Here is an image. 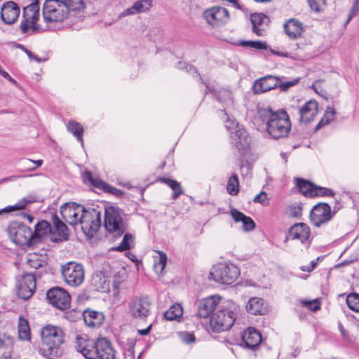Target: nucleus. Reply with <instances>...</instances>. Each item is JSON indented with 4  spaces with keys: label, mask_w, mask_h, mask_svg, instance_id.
<instances>
[{
    "label": "nucleus",
    "mask_w": 359,
    "mask_h": 359,
    "mask_svg": "<svg viewBox=\"0 0 359 359\" xmlns=\"http://www.w3.org/2000/svg\"><path fill=\"white\" fill-rule=\"evenodd\" d=\"M256 118L265 124L267 133L274 139L285 137L290 131L291 123L285 111L258 107Z\"/></svg>",
    "instance_id": "1"
},
{
    "label": "nucleus",
    "mask_w": 359,
    "mask_h": 359,
    "mask_svg": "<svg viewBox=\"0 0 359 359\" xmlns=\"http://www.w3.org/2000/svg\"><path fill=\"white\" fill-rule=\"evenodd\" d=\"M50 240L53 242H63L69 239V232L66 224L57 215H53L51 218Z\"/></svg>",
    "instance_id": "17"
},
{
    "label": "nucleus",
    "mask_w": 359,
    "mask_h": 359,
    "mask_svg": "<svg viewBox=\"0 0 359 359\" xmlns=\"http://www.w3.org/2000/svg\"><path fill=\"white\" fill-rule=\"evenodd\" d=\"M183 314L182 307L179 304L172 305L169 309L164 313V317L168 320H177Z\"/></svg>",
    "instance_id": "43"
},
{
    "label": "nucleus",
    "mask_w": 359,
    "mask_h": 359,
    "mask_svg": "<svg viewBox=\"0 0 359 359\" xmlns=\"http://www.w3.org/2000/svg\"><path fill=\"white\" fill-rule=\"evenodd\" d=\"M151 302L147 297H135L129 304L131 316L139 320H145L150 313Z\"/></svg>",
    "instance_id": "16"
},
{
    "label": "nucleus",
    "mask_w": 359,
    "mask_h": 359,
    "mask_svg": "<svg viewBox=\"0 0 359 359\" xmlns=\"http://www.w3.org/2000/svg\"><path fill=\"white\" fill-rule=\"evenodd\" d=\"M300 81L299 78H296L290 81H282L280 78L278 77V87L282 91H287L290 88L297 85Z\"/></svg>",
    "instance_id": "53"
},
{
    "label": "nucleus",
    "mask_w": 359,
    "mask_h": 359,
    "mask_svg": "<svg viewBox=\"0 0 359 359\" xmlns=\"http://www.w3.org/2000/svg\"><path fill=\"white\" fill-rule=\"evenodd\" d=\"M278 85V76H266L255 81L253 90L255 93L259 94L274 89Z\"/></svg>",
    "instance_id": "24"
},
{
    "label": "nucleus",
    "mask_w": 359,
    "mask_h": 359,
    "mask_svg": "<svg viewBox=\"0 0 359 359\" xmlns=\"http://www.w3.org/2000/svg\"><path fill=\"white\" fill-rule=\"evenodd\" d=\"M268 22V18L263 13H254L251 15V22L252 24V30L258 36H264L265 32V25Z\"/></svg>",
    "instance_id": "30"
},
{
    "label": "nucleus",
    "mask_w": 359,
    "mask_h": 359,
    "mask_svg": "<svg viewBox=\"0 0 359 359\" xmlns=\"http://www.w3.org/2000/svg\"><path fill=\"white\" fill-rule=\"evenodd\" d=\"M300 269L302 271L311 272V271H312L313 270V266H310V265L302 266L300 267Z\"/></svg>",
    "instance_id": "64"
},
{
    "label": "nucleus",
    "mask_w": 359,
    "mask_h": 359,
    "mask_svg": "<svg viewBox=\"0 0 359 359\" xmlns=\"http://www.w3.org/2000/svg\"><path fill=\"white\" fill-rule=\"evenodd\" d=\"M151 6V0H139L136 1L131 7L128 8L126 11H124L123 15H130L144 13L149 11Z\"/></svg>",
    "instance_id": "33"
},
{
    "label": "nucleus",
    "mask_w": 359,
    "mask_h": 359,
    "mask_svg": "<svg viewBox=\"0 0 359 359\" xmlns=\"http://www.w3.org/2000/svg\"><path fill=\"white\" fill-rule=\"evenodd\" d=\"M8 235L13 243L18 245H34L33 232L32 229L24 224L12 222L8 228Z\"/></svg>",
    "instance_id": "8"
},
{
    "label": "nucleus",
    "mask_w": 359,
    "mask_h": 359,
    "mask_svg": "<svg viewBox=\"0 0 359 359\" xmlns=\"http://www.w3.org/2000/svg\"><path fill=\"white\" fill-rule=\"evenodd\" d=\"M20 13V7L14 1H6L1 8V18L7 25L14 23Z\"/></svg>",
    "instance_id": "21"
},
{
    "label": "nucleus",
    "mask_w": 359,
    "mask_h": 359,
    "mask_svg": "<svg viewBox=\"0 0 359 359\" xmlns=\"http://www.w3.org/2000/svg\"><path fill=\"white\" fill-rule=\"evenodd\" d=\"M34 202V198L24 197L22 199L19 200L15 205L7 206L3 209L0 210V215L4 213H8L15 210H20L25 208L28 205Z\"/></svg>",
    "instance_id": "36"
},
{
    "label": "nucleus",
    "mask_w": 359,
    "mask_h": 359,
    "mask_svg": "<svg viewBox=\"0 0 359 359\" xmlns=\"http://www.w3.org/2000/svg\"><path fill=\"white\" fill-rule=\"evenodd\" d=\"M151 328V325H149L146 329L139 330L138 333L142 336L147 335L149 333Z\"/></svg>",
    "instance_id": "62"
},
{
    "label": "nucleus",
    "mask_w": 359,
    "mask_h": 359,
    "mask_svg": "<svg viewBox=\"0 0 359 359\" xmlns=\"http://www.w3.org/2000/svg\"><path fill=\"white\" fill-rule=\"evenodd\" d=\"M61 273L65 283L70 287L80 286L85 279V270L81 264L70 262L61 267Z\"/></svg>",
    "instance_id": "7"
},
{
    "label": "nucleus",
    "mask_w": 359,
    "mask_h": 359,
    "mask_svg": "<svg viewBox=\"0 0 359 359\" xmlns=\"http://www.w3.org/2000/svg\"><path fill=\"white\" fill-rule=\"evenodd\" d=\"M90 284L95 290L105 292L109 289V278L104 272L97 271L93 274Z\"/></svg>",
    "instance_id": "27"
},
{
    "label": "nucleus",
    "mask_w": 359,
    "mask_h": 359,
    "mask_svg": "<svg viewBox=\"0 0 359 359\" xmlns=\"http://www.w3.org/2000/svg\"><path fill=\"white\" fill-rule=\"evenodd\" d=\"M226 191L231 196H236L239 191V181L236 174H233L228 180Z\"/></svg>",
    "instance_id": "46"
},
{
    "label": "nucleus",
    "mask_w": 359,
    "mask_h": 359,
    "mask_svg": "<svg viewBox=\"0 0 359 359\" xmlns=\"http://www.w3.org/2000/svg\"><path fill=\"white\" fill-rule=\"evenodd\" d=\"M219 295H212L199 301L198 304V315L200 318H208L218 309L220 302Z\"/></svg>",
    "instance_id": "19"
},
{
    "label": "nucleus",
    "mask_w": 359,
    "mask_h": 359,
    "mask_svg": "<svg viewBox=\"0 0 359 359\" xmlns=\"http://www.w3.org/2000/svg\"><path fill=\"white\" fill-rule=\"evenodd\" d=\"M48 302L60 310L67 309L70 306L69 294L63 288L55 287L50 289L46 294Z\"/></svg>",
    "instance_id": "14"
},
{
    "label": "nucleus",
    "mask_w": 359,
    "mask_h": 359,
    "mask_svg": "<svg viewBox=\"0 0 359 359\" xmlns=\"http://www.w3.org/2000/svg\"><path fill=\"white\" fill-rule=\"evenodd\" d=\"M96 341L85 337H77L76 350L86 359H96Z\"/></svg>",
    "instance_id": "22"
},
{
    "label": "nucleus",
    "mask_w": 359,
    "mask_h": 359,
    "mask_svg": "<svg viewBox=\"0 0 359 359\" xmlns=\"http://www.w3.org/2000/svg\"><path fill=\"white\" fill-rule=\"evenodd\" d=\"M310 235V228L304 223H297L292 226L289 230V237L292 240H299L306 248L311 243Z\"/></svg>",
    "instance_id": "20"
},
{
    "label": "nucleus",
    "mask_w": 359,
    "mask_h": 359,
    "mask_svg": "<svg viewBox=\"0 0 359 359\" xmlns=\"http://www.w3.org/2000/svg\"><path fill=\"white\" fill-rule=\"evenodd\" d=\"M311 9L314 11H320L322 0H307Z\"/></svg>",
    "instance_id": "57"
},
{
    "label": "nucleus",
    "mask_w": 359,
    "mask_h": 359,
    "mask_svg": "<svg viewBox=\"0 0 359 359\" xmlns=\"http://www.w3.org/2000/svg\"><path fill=\"white\" fill-rule=\"evenodd\" d=\"M13 342L11 337L0 332V348H10Z\"/></svg>",
    "instance_id": "56"
},
{
    "label": "nucleus",
    "mask_w": 359,
    "mask_h": 359,
    "mask_svg": "<svg viewBox=\"0 0 359 359\" xmlns=\"http://www.w3.org/2000/svg\"><path fill=\"white\" fill-rule=\"evenodd\" d=\"M334 192L330 189L316 185L313 196H334Z\"/></svg>",
    "instance_id": "51"
},
{
    "label": "nucleus",
    "mask_w": 359,
    "mask_h": 359,
    "mask_svg": "<svg viewBox=\"0 0 359 359\" xmlns=\"http://www.w3.org/2000/svg\"><path fill=\"white\" fill-rule=\"evenodd\" d=\"M66 8H67V11L69 13L71 11L72 12H81L84 10L86 6V0H60Z\"/></svg>",
    "instance_id": "38"
},
{
    "label": "nucleus",
    "mask_w": 359,
    "mask_h": 359,
    "mask_svg": "<svg viewBox=\"0 0 359 359\" xmlns=\"http://www.w3.org/2000/svg\"><path fill=\"white\" fill-rule=\"evenodd\" d=\"M246 310L248 313L253 315H262L266 311L264 300L257 297H252L249 299Z\"/></svg>",
    "instance_id": "34"
},
{
    "label": "nucleus",
    "mask_w": 359,
    "mask_h": 359,
    "mask_svg": "<svg viewBox=\"0 0 359 359\" xmlns=\"http://www.w3.org/2000/svg\"><path fill=\"white\" fill-rule=\"evenodd\" d=\"M133 242V238L132 235H130L129 233H126L124 235L122 241L121 242V243L118 246L114 248L113 250H116V251H120V252L129 250L130 248L131 243Z\"/></svg>",
    "instance_id": "48"
},
{
    "label": "nucleus",
    "mask_w": 359,
    "mask_h": 359,
    "mask_svg": "<svg viewBox=\"0 0 359 359\" xmlns=\"http://www.w3.org/2000/svg\"><path fill=\"white\" fill-rule=\"evenodd\" d=\"M203 18L208 25L217 28L224 26L229 21L230 13L223 6H213L203 11Z\"/></svg>",
    "instance_id": "10"
},
{
    "label": "nucleus",
    "mask_w": 359,
    "mask_h": 359,
    "mask_svg": "<svg viewBox=\"0 0 359 359\" xmlns=\"http://www.w3.org/2000/svg\"><path fill=\"white\" fill-rule=\"evenodd\" d=\"M21 48L25 51V53L27 55V56L29 57V58L30 60H35L39 63H40L41 62H44L46 60L45 59H41V58L38 57L36 55H34L30 50H27L26 48H25L22 46H21Z\"/></svg>",
    "instance_id": "58"
},
{
    "label": "nucleus",
    "mask_w": 359,
    "mask_h": 359,
    "mask_svg": "<svg viewBox=\"0 0 359 359\" xmlns=\"http://www.w3.org/2000/svg\"><path fill=\"white\" fill-rule=\"evenodd\" d=\"M299 120L302 123L312 121L318 114V103L316 101L306 102L299 109Z\"/></svg>",
    "instance_id": "25"
},
{
    "label": "nucleus",
    "mask_w": 359,
    "mask_h": 359,
    "mask_svg": "<svg viewBox=\"0 0 359 359\" xmlns=\"http://www.w3.org/2000/svg\"><path fill=\"white\" fill-rule=\"evenodd\" d=\"M0 74L6 79H8L11 81H14V80L10 76V75L4 71L1 67L0 66Z\"/></svg>",
    "instance_id": "63"
},
{
    "label": "nucleus",
    "mask_w": 359,
    "mask_h": 359,
    "mask_svg": "<svg viewBox=\"0 0 359 359\" xmlns=\"http://www.w3.org/2000/svg\"><path fill=\"white\" fill-rule=\"evenodd\" d=\"M96 358L115 359V350L109 340L100 338L96 341Z\"/></svg>",
    "instance_id": "23"
},
{
    "label": "nucleus",
    "mask_w": 359,
    "mask_h": 359,
    "mask_svg": "<svg viewBox=\"0 0 359 359\" xmlns=\"http://www.w3.org/2000/svg\"><path fill=\"white\" fill-rule=\"evenodd\" d=\"M218 100L223 102L227 107L231 108L234 105V97L233 93L228 89H222L218 93Z\"/></svg>",
    "instance_id": "42"
},
{
    "label": "nucleus",
    "mask_w": 359,
    "mask_h": 359,
    "mask_svg": "<svg viewBox=\"0 0 359 359\" xmlns=\"http://www.w3.org/2000/svg\"><path fill=\"white\" fill-rule=\"evenodd\" d=\"M183 340L186 343H191V342L194 341L195 337L192 334L186 333L184 334V337L183 338Z\"/></svg>",
    "instance_id": "61"
},
{
    "label": "nucleus",
    "mask_w": 359,
    "mask_h": 359,
    "mask_svg": "<svg viewBox=\"0 0 359 359\" xmlns=\"http://www.w3.org/2000/svg\"><path fill=\"white\" fill-rule=\"evenodd\" d=\"M286 34L291 39H297L300 36L302 32V27L300 22L292 19L284 25Z\"/></svg>",
    "instance_id": "35"
},
{
    "label": "nucleus",
    "mask_w": 359,
    "mask_h": 359,
    "mask_svg": "<svg viewBox=\"0 0 359 359\" xmlns=\"http://www.w3.org/2000/svg\"><path fill=\"white\" fill-rule=\"evenodd\" d=\"M104 226L114 236H120L125 232V225L118 208L110 206L105 208Z\"/></svg>",
    "instance_id": "9"
},
{
    "label": "nucleus",
    "mask_w": 359,
    "mask_h": 359,
    "mask_svg": "<svg viewBox=\"0 0 359 359\" xmlns=\"http://www.w3.org/2000/svg\"><path fill=\"white\" fill-rule=\"evenodd\" d=\"M358 8H359V0H354L353 7L350 11L349 15H348V18L346 21V23H348L351 20V19L354 16L355 12Z\"/></svg>",
    "instance_id": "59"
},
{
    "label": "nucleus",
    "mask_w": 359,
    "mask_h": 359,
    "mask_svg": "<svg viewBox=\"0 0 359 359\" xmlns=\"http://www.w3.org/2000/svg\"><path fill=\"white\" fill-rule=\"evenodd\" d=\"M241 44L243 46H248L257 50L266 49V43L260 41H243Z\"/></svg>",
    "instance_id": "52"
},
{
    "label": "nucleus",
    "mask_w": 359,
    "mask_h": 359,
    "mask_svg": "<svg viewBox=\"0 0 359 359\" xmlns=\"http://www.w3.org/2000/svg\"><path fill=\"white\" fill-rule=\"evenodd\" d=\"M43 161V160H36L33 161L31 159H26L23 162V165L25 168V171H34L37 168H39L42 165Z\"/></svg>",
    "instance_id": "50"
},
{
    "label": "nucleus",
    "mask_w": 359,
    "mask_h": 359,
    "mask_svg": "<svg viewBox=\"0 0 359 359\" xmlns=\"http://www.w3.org/2000/svg\"><path fill=\"white\" fill-rule=\"evenodd\" d=\"M36 283L34 275L30 273L23 274L17 283L18 295L20 298L27 300L34 293Z\"/></svg>",
    "instance_id": "15"
},
{
    "label": "nucleus",
    "mask_w": 359,
    "mask_h": 359,
    "mask_svg": "<svg viewBox=\"0 0 359 359\" xmlns=\"http://www.w3.org/2000/svg\"><path fill=\"white\" fill-rule=\"evenodd\" d=\"M334 215L330 206L326 203H319L314 205L310 212L311 222L316 227H320L329 222Z\"/></svg>",
    "instance_id": "12"
},
{
    "label": "nucleus",
    "mask_w": 359,
    "mask_h": 359,
    "mask_svg": "<svg viewBox=\"0 0 359 359\" xmlns=\"http://www.w3.org/2000/svg\"><path fill=\"white\" fill-rule=\"evenodd\" d=\"M301 302L312 311H316L320 309V303L318 299L302 300Z\"/></svg>",
    "instance_id": "55"
},
{
    "label": "nucleus",
    "mask_w": 359,
    "mask_h": 359,
    "mask_svg": "<svg viewBox=\"0 0 359 359\" xmlns=\"http://www.w3.org/2000/svg\"><path fill=\"white\" fill-rule=\"evenodd\" d=\"M41 339L48 349L53 350L63 343V332L58 327L47 325L41 330Z\"/></svg>",
    "instance_id": "13"
},
{
    "label": "nucleus",
    "mask_w": 359,
    "mask_h": 359,
    "mask_svg": "<svg viewBox=\"0 0 359 359\" xmlns=\"http://www.w3.org/2000/svg\"><path fill=\"white\" fill-rule=\"evenodd\" d=\"M299 191L306 196L313 197L315 184L303 179H297Z\"/></svg>",
    "instance_id": "41"
},
{
    "label": "nucleus",
    "mask_w": 359,
    "mask_h": 359,
    "mask_svg": "<svg viewBox=\"0 0 359 359\" xmlns=\"http://www.w3.org/2000/svg\"><path fill=\"white\" fill-rule=\"evenodd\" d=\"M50 224L48 222L42 220L38 222L33 232V238L35 245L39 243L44 236L47 235L50 236Z\"/></svg>",
    "instance_id": "32"
},
{
    "label": "nucleus",
    "mask_w": 359,
    "mask_h": 359,
    "mask_svg": "<svg viewBox=\"0 0 359 359\" xmlns=\"http://www.w3.org/2000/svg\"><path fill=\"white\" fill-rule=\"evenodd\" d=\"M78 224H81L82 231L86 236H93L101 224L100 212L94 208L86 209L83 206V212L80 213Z\"/></svg>",
    "instance_id": "6"
},
{
    "label": "nucleus",
    "mask_w": 359,
    "mask_h": 359,
    "mask_svg": "<svg viewBox=\"0 0 359 359\" xmlns=\"http://www.w3.org/2000/svg\"><path fill=\"white\" fill-rule=\"evenodd\" d=\"M210 275L215 281L220 284L230 285L237 280L240 276V270L231 262L219 263L212 267Z\"/></svg>",
    "instance_id": "4"
},
{
    "label": "nucleus",
    "mask_w": 359,
    "mask_h": 359,
    "mask_svg": "<svg viewBox=\"0 0 359 359\" xmlns=\"http://www.w3.org/2000/svg\"><path fill=\"white\" fill-rule=\"evenodd\" d=\"M242 338L245 346L252 349L258 346L262 341L260 333L252 327H249L245 330Z\"/></svg>",
    "instance_id": "26"
},
{
    "label": "nucleus",
    "mask_w": 359,
    "mask_h": 359,
    "mask_svg": "<svg viewBox=\"0 0 359 359\" xmlns=\"http://www.w3.org/2000/svg\"><path fill=\"white\" fill-rule=\"evenodd\" d=\"M158 181L167 184L172 189L173 191L172 196V199L177 198L181 194H183V190L180 184L176 180L170 178L161 177L158 179Z\"/></svg>",
    "instance_id": "40"
},
{
    "label": "nucleus",
    "mask_w": 359,
    "mask_h": 359,
    "mask_svg": "<svg viewBox=\"0 0 359 359\" xmlns=\"http://www.w3.org/2000/svg\"><path fill=\"white\" fill-rule=\"evenodd\" d=\"M67 130L72 133L77 140L83 145V140L82 137L83 128L81 123L75 121H69L67 126Z\"/></svg>",
    "instance_id": "37"
},
{
    "label": "nucleus",
    "mask_w": 359,
    "mask_h": 359,
    "mask_svg": "<svg viewBox=\"0 0 359 359\" xmlns=\"http://www.w3.org/2000/svg\"><path fill=\"white\" fill-rule=\"evenodd\" d=\"M346 304L351 310L359 313V294H349L346 297Z\"/></svg>",
    "instance_id": "47"
},
{
    "label": "nucleus",
    "mask_w": 359,
    "mask_h": 359,
    "mask_svg": "<svg viewBox=\"0 0 359 359\" xmlns=\"http://www.w3.org/2000/svg\"><path fill=\"white\" fill-rule=\"evenodd\" d=\"M84 177L89 180L94 187L103 189L115 196H120L123 193L121 190L107 184L99 179H94L92 176V173L89 171L85 172Z\"/></svg>",
    "instance_id": "31"
},
{
    "label": "nucleus",
    "mask_w": 359,
    "mask_h": 359,
    "mask_svg": "<svg viewBox=\"0 0 359 359\" xmlns=\"http://www.w3.org/2000/svg\"><path fill=\"white\" fill-rule=\"evenodd\" d=\"M40 8L38 2H33L24 8L20 28L24 34H34L43 29L38 23L40 18Z\"/></svg>",
    "instance_id": "3"
},
{
    "label": "nucleus",
    "mask_w": 359,
    "mask_h": 359,
    "mask_svg": "<svg viewBox=\"0 0 359 359\" xmlns=\"http://www.w3.org/2000/svg\"><path fill=\"white\" fill-rule=\"evenodd\" d=\"M104 316L102 313L86 310L83 313V320L90 327H100L104 322Z\"/></svg>",
    "instance_id": "29"
},
{
    "label": "nucleus",
    "mask_w": 359,
    "mask_h": 359,
    "mask_svg": "<svg viewBox=\"0 0 359 359\" xmlns=\"http://www.w3.org/2000/svg\"><path fill=\"white\" fill-rule=\"evenodd\" d=\"M157 253L158 256L154 258V271L160 276L163 274V270L166 266L168 257L163 251H157Z\"/></svg>",
    "instance_id": "39"
},
{
    "label": "nucleus",
    "mask_w": 359,
    "mask_h": 359,
    "mask_svg": "<svg viewBox=\"0 0 359 359\" xmlns=\"http://www.w3.org/2000/svg\"><path fill=\"white\" fill-rule=\"evenodd\" d=\"M82 212L83 205L74 202L65 203L60 207L62 219L72 226L78 224L79 217Z\"/></svg>",
    "instance_id": "18"
},
{
    "label": "nucleus",
    "mask_w": 359,
    "mask_h": 359,
    "mask_svg": "<svg viewBox=\"0 0 359 359\" xmlns=\"http://www.w3.org/2000/svg\"><path fill=\"white\" fill-rule=\"evenodd\" d=\"M240 307L231 301L222 303L218 309L211 315L210 327L214 332L229 330L234 324L238 314Z\"/></svg>",
    "instance_id": "2"
},
{
    "label": "nucleus",
    "mask_w": 359,
    "mask_h": 359,
    "mask_svg": "<svg viewBox=\"0 0 359 359\" xmlns=\"http://www.w3.org/2000/svg\"><path fill=\"white\" fill-rule=\"evenodd\" d=\"M335 114L336 112L334 108L327 107L324 116L317 126V128L329 124L330 121L334 119Z\"/></svg>",
    "instance_id": "49"
},
{
    "label": "nucleus",
    "mask_w": 359,
    "mask_h": 359,
    "mask_svg": "<svg viewBox=\"0 0 359 359\" xmlns=\"http://www.w3.org/2000/svg\"><path fill=\"white\" fill-rule=\"evenodd\" d=\"M27 262L30 267L35 269H37L46 264L44 257L36 253H29L27 255Z\"/></svg>",
    "instance_id": "44"
},
{
    "label": "nucleus",
    "mask_w": 359,
    "mask_h": 359,
    "mask_svg": "<svg viewBox=\"0 0 359 359\" xmlns=\"http://www.w3.org/2000/svg\"><path fill=\"white\" fill-rule=\"evenodd\" d=\"M18 335L22 340H29L30 339V329L27 320L20 318L18 323Z\"/></svg>",
    "instance_id": "45"
},
{
    "label": "nucleus",
    "mask_w": 359,
    "mask_h": 359,
    "mask_svg": "<svg viewBox=\"0 0 359 359\" xmlns=\"http://www.w3.org/2000/svg\"><path fill=\"white\" fill-rule=\"evenodd\" d=\"M255 203H260L264 206H267L270 203V199L265 191H261L253 199Z\"/></svg>",
    "instance_id": "54"
},
{
    "label": "nucleus",
    "mask_w": 359,
    "mask_h": 359,
    "mask_svg": "<svg viewBox=\"0 0 359 359\" xmlns=\"http://www.w3.org/2000/svg\"><path fill=\"white\" fill-rule=\"evenodd\" d=\"M231 215L235 222H242V229L244 231H251L255 228V223L252 219L236 209L231 210Z\"/></svg>",
    "instance_id": "28"
},
{
    "label": "nucleus",
    "mask_w": 359,
    "mask_h": 359,
    "mask_svg": "<svg viewBox=\"0 0 359 359\" xmlns=\"http://www.w3.org/2000/svg\"><path fill=\"white\" fill-rule=\"evenodd\" d=\"M25 177V175H11V176L1 179L0 184L8 182H13V181L16 180L17 179L22 178Z\"/></svg>",
    "instance_id": "60"
},
{
    "label": "nucleus",
    "mask_w": 359,
    "mask_h": 359,
    "mask_svg": "<svg viewBox=\"0 0 359 359\" xmlns=\"http://www.w3.org/2000/svg\"><path fill=\"white\" fill-rule=\"evenodd\" d=\"M226 128L230 131L231 139L239 150L246 149L250 144V138L246 131L233 119L228 118Z\"/></svg>",
    "instance_id": "11"
},
{
    "label": "nucleus",
    "mask_w": 359,
    "mask_h": 359,
    "mask_svg": "<svg viewBox=\"0 0 359 359\" xmlns=\"http://www.w3.org/2000/svg\"><path fill=\"white\" fill-rule=\"evenodd\" d=\"M43 19L47 25L65 20L69 13L60 0H46L42 8Z\"/></svg>",
    "instance_id": "5"
}]
</instances>
